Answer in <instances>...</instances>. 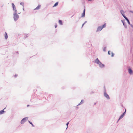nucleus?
I'll return each instance as SVG.
<instances>
[{"instance_id": "obj_1", "label": "nucleus", "mask_w": 133, "mask_h": 133, "mask_svg": "<svg viewBox=\"0 0 133 133\" xmlns=\"http://www.w3.org/2000/svg\"><path fill=\"white\" fill-rule=\"evenodd\" d=\"M95 62V63L98 64L99 67L101 68H104L105 67L104 65L102 63L98 58L96 59Z\"/></svg>"}, {"instance_id": "obj_2", "label": "nucleus", "mask_w": 133, "mask_h": 133, "mask_svg": "<svg viewBox=\"0 0 133 133\" xmlns=\"http://www.w3.org/2000/svg\"><path fill=\"white\" fill-rule=\"evenodd\" d=\"M106 26V23H105L103 25L100 26H98L97 28L96 32H97L101 31L103 28L105 27Z\"/></svg>"}, {"instance_id": "obj_3", "label": "nucleus", "mask_w": 133, "mask_h": 133, "mask_svg": "<svg viewBox=\"0 0 133 133\" xmlns=\"http://www.w3.org/2000/svg\"><path fill=\"white\" fill-rule=\"evenodd\" d=\"M19 16L17 13H13V18L14 21L16 22L18 19Z\"/></svg>"}, {"instance_id": "obj_4", "label": "nucleus", "mask_w": 133, "mask_h": 133, "mask_svg": "<svg viewBox=\"0 0 133 133\" xmlns=\"http://www.w3.org/2000/svg\"><path fill=\"white\" fill-rule=\"evenodd\" d=\"M12 6L13 10L14 11V13H17V11L16 9L15 6L13 3H12Z\"/></svg>"}, {"instance_id": "obj_5", "label": "nucleus", "mask_w": 133, "mask_h": 133, "mask_svg": "<svg viewBox=\"0 0 133 133\" xmlns=\"http://www.w3.org/2000/svg\"><path fill=\"white\" fill-rule=\"evenodd\" d=\"M104 96L107 99H110V97L109 95L106 93V90H104Z\"/></svg>"}, {"instance_id": "obj_6", "label": "nucleus", "mask_w": 133, "mask_h": 133, "mask_svg": "<svg viewBox=\"0 0 133 133\" xmlns=\"http://www.w3.org/2000/svg\"><path fill=\"white\" fill-rule=\"evenodd\" d=\"M28 119V117H26L23 118L21 121V124H23Z\"/></svg>"}, {"instance_id": "obj_7", "label": "nucleus", "mask_w": 133, "mask_h": 133, "mask_svg": "<svg viewBox=\"0 0 133 133\" xmlns=\"http://www.w3.org/2000/svg\"><path fill=\"white\" fill-rule=\"evenodd\" d=\"M85 9H84L83 13L82 14V17H85Z\"/></svg>"}, {"instance_id": "obj_8", "label": "nucleus", "mask_w": 133, "mask_h": 133, "mask_svg": "<svg viewBox=\"0 0 133 133\" xmlns=\"http://www.w3.org/2000/svg\"><path fill=\"white\" fill-rule=\"evenodd\" d=\"M124 116V114H122V115H121L120 116L118 119V121L119 120L121 119L122 118H123Z\"/></svg>"}, {"instance_id": "obj_9", "label": "nucleus", "mask_w": 133, "mask_h": 133, "mask_svg": "<svg viewBox=\"0 0 133 133\" xmlns=\"http://www.w3.org/2000/svg\"><path fill=\"white\" fill-rule=\"evenodd\" d=\"M124 18L127 21L128 24H130V22L129 21V20L128 19V18L126 16L125 17H124Z\"/></svg>"}, {"instance_id": "obj_10", "label": "nucleus", "mask_w": 133, "mask_h": 133, "mask_svg": "<svg viewBox=\"0 0 133 133\" xmlns=\"http://www.w3.org/2000/svg\"><path fill=\"white\" fill-rule=\"evenodd\" d=\"M41 5H38L36 8L34 9V10H36L39 9L41 7Z\"/></svg>"}, {"instance_id": "obj_11", "label": "nucleus", "mask_w": 133, "mask_h": 133, "mask_svg": "<svg viewBox=\"0 0 133 133\" xmlns=\"http://www.w3.org/2000/svg\"><path fill=\"white\" fill-rule=\"evenodd\" d=\"M4 37L5 39H7L8 38V36L6 32H5V33L4 34Z\"/></svg>"}, {"instance_id": "obj_12", "label": "nucleus", "mask_w": 133, "mask_h": 133, "mask_svg": "<svg viewBox=\"0 0 133 133\" xmlns=\"http://www.w3.org/2000/svg\"><path fill=\"white\" fill-rule=\"evenodd\" d=\"M59 23L61 25H62L63 24L62 21L61 20H59Z\"/></svg>"}, {"instance_id": "obj_13", "label": "nucleus", "mask_w": 133, "mask_h": 133, "mask_svg": "<svg viewBox=\"0 0 133 133\" xmlns=\"http://www.w3.org/2000/svg\"><path fill=\"white\" fill-rule=\"evenodd\" d=\"M4 112V109L0 111V115H1L3 114Z\"/></svg>"}, {"instance_id": "obj_14", "label": "nucleus", "mask_w": 133, "mask_h": 133, "mask_svg": "<svg viewBox=\"0 0 133 133\" xmlns=\"http://www.w3.org/2000/svg\"><path fill=\"white\" fill-rule=\"evenodd\" d=\"M20 4L21 5H22L23 6V7H24V3L23 2H21L20 3Z\"/></svg>"}, {"instance_id": "obj_15", "label": "nucleus", "mask_w": 133, "mask_h": 133, "mask_svg": "<svg viewBox=\"0 0 133 133\" xmlns=\"http://www.w3.org/2000/svg\"><path fill=\"white\" fill-rule=\"evenodd\" d=\"M83 103V100H82L81 101V102L79 104L77 105H80V104Z\"/></svg>"}, {"instance_id": "obj_16", "label": "nucleus", "mask_w": 133, "mask_h": 133, "mask_svg": "<svg viewBox=\"0 0 133 133\" xmlns=\"http://www.w3.org/2000/svg\"><path fill=\"white\" fill-rule=\"evenodd\" d=\"M28 122H29V123L30 124H31V125L33 127H34V125H33V124L31 122H30V121H29Z\"/></svg>"}, {"instance_id": "obj_17", "label": "nucleus", "mask_w": 133, "mask_h": 133, "mask_svg": "<svg viewBox=\"0 0 133 133\" xmlns=\"http://www.w3.org/2000/svg\"><path fill=\"white\" fill-rule=\"evenodd\" d=\"M58 2H57L55 4H54V5L53 6V7H55V6H57V5H58Z\"/></svg>"}, {"instance_id": "obj_18", "label": "nucleus", "mask_w": 133, "mask_h": 133, "mask_svg": "<svg viewBox=\"0 0 133 133\" xmlns=\"http://www.w3.org/2000/svg\"><path fill=\"white\" fill-rule=\"evenodd\" d=\"M120 12L122 14H124V12L122 10H120Z\"/></svg>"}, {"instance_id": "obj_19", "label": "nucleus", "mask_w": 133, "mask_h": 133, "mask_svg": "<svg viewBox=\"0 0 133 133\" xmlns=\"http://www.w3.org/2000/svg\"><path fill=\"white\" fill-rule=\"evenodd\" d=\"M121 21L122 23H123V25H124V24L125 23V20H121Z\"/></svg>"}, {"instance_id": "obj_20", "label": "nucleus", "mask_w": 133, "mask_h": 133, "mask_svg": "<svg viewBox=\"0 0 133 133\" xmlns=\"http://www.w3.org/2000/svg\"><path fill=\"white\" fill-rule=\"evenodd\" d=\"M106 48L105 47L103 49V51H106Z\"/></svg>"}, {"instance_id": "obj_21", "label": "nucleus", "mask_w": 133, "mask_h": 133, "mask_svg": "<svg viewBox=\"0 0 133 133\" xmlns=\"http://www.w3.org/2000/svg\"><path fill=\"white\" fill-rule=\"evenodd\" d=\"M124 25H124V27H125V28H127V25H126V24L125 23L124 24Z\"/></svg>"}, {"instance_id": "obj_22", "label": "nucleus", "mask_w": 133, "mask_h": 133, "mask_svg": "<svg viewBox=\"0 0 133 133\" xmlns=\"http://www.w3.org/2000/svg\"><path fill=\"white\" fill-rule=\"evenodd\" d=\"M69 124V122H68L66 124V125H67V128H66V129L68 128V125Z\"/></svg>"}, {"instance_id": "obj_23", "label": "nucleus", "mask_w": 133, "mask_h": 133, "mask_svg": "<svg viewBox=\"0 0 133 133\" xmlns=\"http://www.w3.org/2000/svg\"><path fill=\"white\" fill-rule=\"evenodd\" d=\"M111 56L112 57H113L114 56V54L113 53V52H111Z\"/></svg>"}, {"instance_id": "obj_24", "label": "nucleus", "mask_w": 133, "mask_h": 133, "mask_svg": "<svg viewBox=\"0 0 133 133\" xmlns=\"http://www.w3.org/2000/svg\"><path fill=\"white\" fill-rule=\"evenodd\" d=\"M122 16L124 18V17H126V16H125V15H124V14H122Z\"/></svg>"}, {"instance_id": "obj_25", "label": "nucleus", "mask_w": 133, "mask_h": 133, "mask_svg": "<svg viewBox=\"0 0 133 133\" xmlns=\"http://www.w3.org/2000/svg\"><path fill=\"white\" fill-rule=\"evenodd\" d=\"M130 25L133 28V25H132V24H130Z\"/></svg>"}, {"instance_id": "obj_26", "label": "nucleus", "mask_w": 133, "mask_h": 133, "mask_svg": "<svg viewBox=\"0 0 133 133\" xmlns=\"http://www.w3.org/2000/svg\"><path fill=\"white\" fill-rule=\"evenodd\" d=\"M110 51H109L108 52V54L109 55H110Z\"/></svg>"}, {"instance_id": "obj_27", "label": "nucleus", "mask_w": 133, "mask_h": 133, "mask_svg": "<svg viewBox=\"0 0 133 133\" xmlns=\"http://www.w3.org/2000/svg\"><path fill=\"white\" fill-rule=\"evenodd\" d=\"M17 76V75H15L14 77H16Z\"/></svg>"}, {"instance_id": "obj_28", "label": "nucleus", "mask_w": 133, "mask_h": 133, "mask_svg": "<svg viewBox=\"0 0 133 133\" xmlns=\"http://www.w3.org/2000/svg\"><path fill=\"white\" fill-rule=\"evenodd\" d=\"M55 28H56L57 26V24H55Z\"/></svg>"}, {"instance_id": "obj_29", "label": "nucleus", "mask_w": 133, "mask_h": 133, "mask_svg": "<svg viewBox=\"0 0 133 133\" xmlns=\"http://www.w3.org/2000/svg\"><path fill=\"white\" fill-rule=\"evenodd\" d=\"M85 24V23H84L82 25V28L83 26H84V25Z\"/></svg>"}, {"instance_id": "obj_30", "label": "nucleus", "mask_w": 133, "mask_h": 133, "mask_svg": "<svg viewBox=\"0 0 133 133\" xmlns=\"http://www.w3.org/2000/svg\"><path fill=\"white\" fill-rule=\"evenodd\" d=\"M126 113V112H124L123 114H124L125 115Z\"/></svg>"}, {"instance_id": "obj_31", "label": "nucleus", "mask_w": 133, "mask_h": 133, "mask_svg": "<svg viewBox=\"0 0 133 133\" xmlns=\"http://www.w3.org/2000/svg\"><path fill=\"white\" fill-rule=\"evenodd\" d=\"M130 12H131L132 13H133V11H130Z\"/></svg>"}, {"instance_id": "obj_32", "label": "nucleus", "mask_w": 133, "mask_h": 133, "mask_svg": "<svg viewBox=\"0 0 133 133\" xmlns=\"http://www.w3.org/2000/svg\"><path fill=\"white\" fill-rule=\"evenodd\" d=\"M87 22V21H85V22H84V23H85H85H86Z\"/></svg>"}, {"instance_id": "obj_33", "label": "nucleus", "mask_w": 133, "mask_h": 133, "mask_svg": "<svg viewBox=\"0 0 133 133\" xmlns=\"http://www.w3.org/2000/svg\"><path fill=\"white\" fill-rule=\"evenodd\" d=\"M27 37V35H26V36H25V38Z\"/></svg>"}, {"instance_id": "obj_34", "label": "nucleus", "mask_w": 133, "mask_h": 133, "mask_svg": "<svg viewBox=\"0 0 133 133\" xmlns=\"http://www.w3.org/2000/svg\"><path fill=\"white\" fill-rule=\"evenodd\" d=\"M125 112H126V109H125Z\"/></svg>"}, {"instance_id": "obj_35", "label": "nucleus", "mask_w": 133, "mask_h": 133, "mask_svg": "<svg viewBox=\"0 0 133 133\" xmlns=\"http://www.w3.org/2000/svg\"><path fill=\"white\" fill-rule=\"evenodd\" d=\"M23 11L24 10V7L23 8Z\"/></svg>"}, {"instance_id": "obj_36", "label": "nucleus", "mask_w": 133, "mask_h": 133, "mask_svg": "<svg viewBox=\"0 0 133 133\" xmlns=\"http://www.w3.org/2000/svg\"><path fill=\"white\" fill-rule=\"evenodd\" d=\"M29 106V105H27V107H28V106Z\"/></svg>"}, {"instance_id": "obj_37", "label": "nucleus", "mask_w": 133, "mask_h": 133, "mask_svg": "<svg viewBox=\"0 0 133 133\" xmlns=\"http://www.w3.org/2000/svg\"><path fill=\"white\" fill-rule=\"evenodd\" d=\"M96 104V103H94V105H95V104Z\"/></svg>"}, {"instance_id": "obj_38", "label": "nucleus", "mask_w": 133, "mask_h": 133, "mask_svg": "<svg viewBox=\"0 0 133 133\" xmlns=\"http://www.w3.org/2000/svg\"><path fill=\"white\" fill-rule=\"evenodd\" d=\"M5 108H4V109Z\"/></svg>"}]
</instances>
